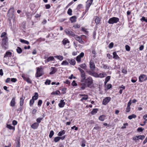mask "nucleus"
<instances>
[{
	"mask_svg": "<svg viewBox=\"0 0 147 147\" xmlns=\"http://www.w3.org/2000/svg\"><path fill=\"white\" fill-rule=\"evenodd\" d=\"M79 85L80 86L81 90H84L87 87L92 88L93 85V79L91 77L89 76L82 80H80Z\"/></svg>",
	"mask_w": 147,
	"mask_h": 147,
	"instance_id": "nucleus-1",
	"label": "nucleus"
},
{
	"mask_svg": "<svg viewBox=\"0 0 147 147\" xmlns=\"http://www.w3.org/2000/svg\"><path fill=\"white\" fill-rule=\"evenodd\" d=\"M8 38L6 37V38H3L2 40L1 46L2 48L5 50L8 49Z\"/></svg>",
	"mask_w": 147,
	"mask_h": 147,
	"instance_id": "nucleus-2",
	"label": "nucleus"
},
{
	"mask_svg": "<svg viewBox=\"0 0 147 147\" xmlns=\"http://www.w3.org/2000/svg\"><path fill=\"white\" fill-rule=\"evenodd\" d=\"M36 69V72L35 74V76L36 78H38L42 76L43 74L44 73L43 71V69L40 66V67H37Z\"/></svg>",
	"mask_w": 147,
	"mask_h": 147,
	"instance_id": "nucleus-3",
	"label": "nucleus"
},
{
	"mask_svg": "<svg viewBox=\"0 0 147 147\" xmlns=\"http://www.w3.org/2000/svg\"><path fill=\"white\" fill-rule=\"evenodd\" d=\"M119 21V19L117 17H113L110 18L108 23L110 24H113L116 23Z\"/></svg>",
	"mask_w": 147,
	"mask_h": 147,
	"instance_id": "nucleus-4",
	"label": "nucleus"
},
{
	"mask_svg": "<svg viewBox=\"0 0 147 147\" xmlns=\"http://www.w3.org/2000/svg\"><path fill=\"white\" fill-rule=\"evenodd\" d=\"M78 69L80 72L81 77L80 80H82L86 78V75L84 71L80 67H78Z\"/></svg>",
	"mask_w": 147,
	"mask_h": 147,
	"instance_id": "nucleus-5",
	"label": "nucleus"
},
{
	"mask_svg": "<svg viewBox=\"0 0 147 147\" xmlns=\"http://www.w3.org/2000/svg\"><path fill=\"white\" fill-rule=\"evenodd\" d=\"M86 71L91 76H94L95 78H98V74L94 71H91L90 70H87Z\"/></svg>",
	"mask_w": 147,
	"mask_h": 147,
	"instance_id": "nucleus-6",
	"label": "nucleus"
},
{
	"mask_svg": "<svg viewBox=\"0 0 147 147\" xmlns=\"http://www.w3.org/2000/svg\"><path fill=\"white\" fill-rule=\"evenodd\" d=\"M66 34L69 36L74 37L75 36V34L74 32L69 30V29H66L64 30Z\"/></svg>",
	"mask_w": 147,
	"mask_h": 147,
	"instance_id": "nucleus-7",
	"label": "nucleus"
},
{
	"mask_svg": "<svg viewBox=\"0 0 147 147\" xmlns=\"http://www.w3.org/2000/svg\"><path fill=\"white\" fill-rule=\"evenodd\" d=\"M14 9L13 7H11L7 12V15H9V16L11 18H12L13 16V13L14 12Z\"/></svg>",
	"mask_w": 147,
	"mask_h": 147,
	"instance_id": "nucleus-8",
	"label": "nucleus"
},
{
	"mask_svg": "<svg viewBox=\"0 0 147 147\" xmlns=\"http://www.w3.org/2000/svg\"><path fill=\"white\" fill-rule=\"evenodd\" d=\"M139 81L140 82H142L147 80L146 76L144 74H142L139 77Z\"/></svg>",
	"mask_w": 147,
	"mask_h": 147,
	"instance_id": "nucleus-9",
	"label": "nucleus"
},
{
	"mask_svg": "<svg viewBox=\"0 0 147 147\" xmlns=\"http://www.w3.org/2000/svg\"><path fill=\"white\" fill-rule=\"evenodd\" d=\"M74 37L75 39L78 41L80 44H84V42L83 41L81 37L76 35H75V36H74Z\"/></svg>",
	"mask_w": 147,
	"mask_h": 147,
	"instance_id": "nucleus-10",
	"label": "nucleus"
},
{
	"mask_svg": "<svg viewBox=\"0 0 147 147\" xmlns=\"http://www.w3.org/2000/svg\"><path fill=\"white\" fill-rule=\"evenodd\" d=\"M111 100V98L110 97H107L105 98L102 101V104L106 105Z\"/></svg>",
	"mask_w": 147,
	"mask_h": 147,
	"instance_id": "nucleus-11",
	"label": "nucleus"
},
{
	"mask_svg": "<svg viewBox=\"0 0 147 147\" xmlns=\"http://www.w3.org/2000/svg\"><path fill=\"white\" fill-rule=\"evenodd\" d=\"M90 68L92 70H94L95 68V65L93 61L91 60L90 63Z\"/></svg>",
	"mask_w": 147,
	"mask_h": 147,
	"instance_id": "nucleus-12",
	"label": "nucleus"
},
{
	"mask_svg": "<svg viewBox=\"0 0 147 147\" xmlns=\"http://www.w3.org/2000/svg\"><path fill=\"white\" fill-rule=\"evenodd\" d=\"M39 126V124L36 122H35L32 124L31 127L35 129H36Z\"/></svg>",
	"mask_w": 147,
	"mask_h": 147,
	"instance_id": "nucleus-13",
	"label": "nucleus"
},
{
	"mask_svg": "<svg viewBox=\"0 0 147 147\" xmlns=\"http://www.w3.org/2000/svg\"><path fill=\"white\" fill-rule=\"evenodd\" d=\"M51 71L50 72V75L53 74H55L57 70V69L55 67H51Z\"/></svg>",
	"mask_w": 147,
	"mask_h": 147,
	"instance_id": "nucleus-14",
	"label": "nucleus"
},
{
	"mask_svg": "<svg viewBox=\"0 0 147 147\" xmlns=\"http://www.w3.org/2000/svg\"><path fill=\"white\" fill-rule=\"evenodd\" d=\"M15 99L16 97H13L10 102V106L11 107H14L15 105L16 102H15Z\"/></svg>",
	"mask_w": 147,
	"mask_h": 147,
	"instance_id": "nucleus-15",
	"label": "nucleus"
},
{
	"mask_svg": "<svg viewBox=\"0 0 147 147\" xmlns=\"http://www.w3.org/2000/svg\"><path fill=\"white\" fill-rule=\"evenodd\" d=\"M67 60L69 62L70 64L71 65H74L76 64L75 61L73 59L70 60V59H68Z\"/></svg>",
	"mask_w": 147,
	"mask_h": 147,
	"instance_id": "nucleus-16",
	"label": "nucleus"
},
{
	"mask_svg": "<svg viewBox=\"0 0 147 147\" xmlns=\"http://www.w3.org/2000/svg\"><path fill=\"white\" fill-rule=\"evenodd\" d=\"M55 59L53 56H50L45 61V63L48 62L50 61H54Z\"/></svg>",
	"mask_w": 147,
	"mask_h": 147,
	"instance_id": "nucleus-17",
	"label": "nucleus"
},
{
	"mask_svg": "<svg viewBox=\"0 0 147 147\" xmlns=\"http://www.w3.org/2000/svg\"><path fill=\"white\" fill-rule=\"evenodd\" d=\"M24 99L25 97H24L23 96H22L21 97H20V106H22L23 105Z\"/></svg>",
	"mask_w": 147,
	"mask_h": 147,
	"instance_id": "nucleus-18",
	"label": "nucleus"
},
{
	"mask_svg": "<svg viewBox=\"0 0 147 147\" xmlns=\"http://www.w3.org/2000/svg\"><path fill=\"white\" fill-rule=\"evenodd\" d=\"M12 53L9 51H7L5 53L4 56V57H11Z\"/></svg>",
	"mask_w": 147,
	"mask_h": 147,
	"instance_id": "nucleus-19",
	"label": "nucleus"
},
{
	"mask_svg": "<svg viewBox=\"0 0 147 147\" xmlns=\"http://www.w3.org/2000/svg\"><path fill=\"white\" fill-rule=\"evenodd\" d=\"M90 6H88L86 5V9H85V11H84L82 13V16H84L86 14V13L88 12V10Z\"/></svg>",
	"mask_w": 147,
	"mask_h": 147,
	"instance_id": "nucleus-20",
	"label": "nucleus"
},
{
	"mask_svg": "<svg viewBox=\"0 0 147 147\" xmlns=\"http://www.w3.org/2000/svg\"><path fill=\"white\" fill-rule=\"evenodd\" d=\"M65 102H64V100H61L60 103L59 104V107L60 108L63 107L65 105Z\"/></svg>",
	"mask_w": 147,
	"mask_h": 147,
	"instance_id": "nucleus-21",
	"label": "nucleus"
},
{
	"mask_svg": "<svg viewBox=\"0 0 147 147\" xmlns=\"http://www.w3.org/2000/svg\"><path fill=\"white\" fill-rule=\"evenodd\" d=\"M100 21V19L97 16L96 17V18L95 20V22L96 25H98Z\"/></svg>",
	"mask_w": 147,
	"mask_h": 147,
	"instance_id": "nucleus-22",
	"label": "nucleus"
},
{
	"mask_svg": "<svg viewBox=\"0 0 147 147\" xmlns=\"http://www.w3.org/2000/svg\"><path fill=\"white\" fill-rule=\"evenodd\" d=\"M76 16H73L70 18V20L72 23L75 22L76 21Z\"/></svg>",
	"mask_w": 147,
	"mask_h": 147,
	"instance_id": "nucleus-23",
	"label": "nucleus"
},
{
	"mask_svg": "<svg viewBox=\"0 0 147 147\" xmlns=\"http://www.w3.org/2000/svg\"><path fill=\"white\" fill-rule=\"evenodd\" d=\"M113 58L115 59H119L120 57L117 55L116 52H114L113 53Z\"/></svg>",
	"mask_w": 147,
	"mask_h": 147,
	"instance_id": "nucleus-24",
	"label": "nucleus"
},
{
	"mask_svg": "<svg viewBox=\"0 0 147 147\" xmlns=\"http://www.w3.org/2000/svg\"><path fill=\"white\" fill-rule=\"evenodd\" d=\"M107 75L105 73H100L98 74V78H102L104 77Z\"/></svg>",
	"mask_w": 147,
	"mask_h": 147,
	"instance_id": "nucleus-25",
	"label": "nucleus"
},
{
	"mask_svg": "<svg viewBox=\"0 0 147 147\" xmlns=\"http://www.w3.org/2000/svg\"><path fill=\"white\" fill-rule=\"evenodd\" d=\"M38 94L37 92H35L34 93V95L32 97V98L34 100H37L38 98Z\"/></svg>",
	"mask_w": 147,
	"mask_h": 147,
	"instance_id": "nucleus-26",
	"label": "nucleus"
},
{
	"mask_svg": "<svg viewBox=\"0 0 147 147\" xmlns=\"http://www.w3.org/2000/svg\"><path fill=\"white\" fill-rule=\"evenodd\" d=\"M98 110V109H93L92 110L91 112L90 113L92 115H94L97 113Z\"/></svg>",
	"mask_w": 147,
	"mask_h": 147,
	"instance_id": "nucleus-27",
	"label": "nucleus"
},
{
	"mask_svg": "<svg viewBox=\"0 0 147 147\" xmlns=\"http://www.w3.org/2000/svg\"><path fill=\"white\" fill-rule=\"evenodd\" d=\"M110 78L111 76H108L106 77L104 82L105 85H106L107 83L110 80Z\"/></svg>",
	"mask_w": 147,
	"mask_h": 147,
	"instance_id": "nucleus-28",
	"label": "nucleus"
},
{
	"mask_svg": "<svg viewBox=\"0 0 147 147\" xmlns=\"http://www.w3.org/2000/svg\"><path fill=\"white\" fill-rule=\"evenodd\" d=\"M62 42L63 45H65L67 43H69V41L67 38H64L62 41Z\"/></svg>",
	"mask_w": 147,
	"mask_h": 147,
	"instance_id": "nucleus-29",
	"label": "nucleus"
},
{
	"mask_svg": "<svg viewBox=\"0 0 147 147\" xmlns=\"http://www.w3.org/2000/svg\"><path fill=\"white\" fill-rule=\"evenodd\" d=\"M20 41L22 43L26 44L27 45H28L29 44V42L28 41L22 39H20Z\"/></svg>",
	"mask_w": 147,
	"mask_h": 147,
	"instance_id": "nucleus-30",
	"label": "nucleus"
},
{
	"mask_svg": "<svg viewBox=\"0 0 147 147\" xmlns=\"http://www.w3.org/2000/svg\"><path fill=\"white\" fill-rule=\"evenodd\" d=\"M7 127L9 129H13L14 131L15 130V127L11 125H7Z\"/></svg>",
	"mask_w": 147,
	"mask_h": 147,
	"instance_id": "nucleus-31",
	"label": "nucleus"
},
{
	"mask_svg": "<svg viewBox=\"0 0 147 147\" xmlns=\"http://www.w3.org/2000/svg\"><path fill=\"white\" fill-rule=\"evenodd\" d=\"M65 131L64 130H63L61 131H59L58 134V135L59 136H61L62 135L65 134Z\"/></svg>",
	"mask_w": 147,
	"mask_h": 147,
	"instance_id": "nucleus-32",
	"label": "nucleus"
},
{
	"mask_svg": "<svg viewBox=\"0 0 147 147\" xmlns=\"http://www.w3.org/2000/svg\"><path fill=\"white\" fill-rule=\"evenodd\" d=\"M105 115H101L98 118V119L101 121H103L105 119Z\"/></svg>",
	"mask_w": 147,
	"mask_h": 147,
	"instance_id": "nucleus-33",
	"label": "nucleus"
},
{
	"mask_svg": "<svg viewBox=\"0 0 147 147\" xmlns=\"http://www.w3.org/2000/svg\"><path fill=\"white\" fill-rule=\"evenodd\" d=\"M88 98V95L87 94H86L85 95H84L80 100V101H83L84 100H86Z\"/></svg>",
	"mask_w": 147,
	"mask_h": 147,
	"instance_id": "nucleus-34",
	"label": "nucleus"
},
{
	"mask_svg": "<svg viewBox=\"0 0 147 147\" xmlns=\"http://www.w3.org/2000/svg\"><path fill=\"white\" fill-rule=\"evenodd\" d=\"M16 50L18 54H20L22 53V50L21 48L19 47H17V48Z\"/></svg>",
	"mask_w": 147,
	"mask_h": 147,
	"instance_id": "nucleus-35",
	"label": "nucleus"
},
{
	"mask_svg": "<svg viewBox=\"0 0 147 147\" xmlns=\"http://www.w3.org/2000/svg\"><path fill=\"white\" fill-rule=\"evenodd\" d=\"M54 57L56 58H57V59L60 60V61L63 60V56L61 55L55 56H54Z\"/></svg>",
	"mask_w": 147,
	"mask_h": 147,
	"instance_id": "nucleus-36",
	"label": "nucleus"
},
{
	"mask_svg": "<svg viewBox=\"0 0 147 147\" xmlns=\"http://www.w3.org/2000/svg\"><path fill=\"white\" fill-rule=\"evenodd\" d=\"M136 117V115L133 114L129 116L128 118L129 119H131L132 118H135Z\"/></svg>",
	"mask_w": 147,
	"mask_h": 147,
	"instance_id": "nucleus-37",
	"label": "nucleus"
},
{
	"mask_svg": "<svg viewBox=\"0 0 147 147\" xmlns=\"http://www.w3.org/2000/svg\"><path fill=\"white\" fill-rule=\"evenodd\" d=\"M102 68L105 69H109V67L106 64H105L104 63H103L102 64Z\"/></svg>",
	"mask_w": 147,
	"mask_h": 147,
	"instance_id": "nucleus-38",
	"label": "nucleus"
},
{
	"mask_svg": "<svg viewBox=\"0 0 147 147\" xmlns=\"http://www.w3.org/2000/svg\"><path fill=\"white\" fill-rule=\"evenodd\" d=\"M7 33L5 32H4L2 33L1 36V38L4 37V38H6V37H7Z\"/></svg>",
	"mask_w": 147,
	"mask_h": 147,
	"instance_id": "nucleus-39",
	"label": "nucleus"
},
{
	"mask_svg": "<svg viewBox=\"0 0 147 147\" xmlns=\"http://www.w3.org/2000/svg\"><path fill=\"white\" fill-rule=\"evenodd\" d=\"M79 66L81 68L84 69H85L86 67V66L85 63L79 65Z\"/></svg>",
	"mask_w": 147,
	"mask_h": 147,
	"instance_id": "nucleus-40",
	"label": "nucleus"
},
{
	"mask_svg": "<svg viewBox=\"0 0 147 147\" xmlns=\"http://www.w3.org/2000/svg\"><path fill=\"white\" fill-rule=\"evenodd\" d=\"M69 64V63L66 60L63 61L61 63V65H68Z\"/></svg>",
	"mask_w": 147,
	"mask_h": 147,
	"instance_id": "nucleus-41",
	"label": "nucleus"
},
{
	"mask_svg": "<svg viewBox=\"0 0 147 147\" xmlns=\"http://www.w3.org/2000/svg\"><path fill=\"white\" fill-rule=\"evenodd\" d=\"M93 0H88L87 1H89L88 3H87L86 5L90 7L91 5Z\"/></svg>",
	"mask_w": 147,
	"mask_h": 147,
	"instance_id": "nucleus-42",
	"label": "nucleus"
},
{
	"mask_svg": "<svg viewBox=\"0 0 147 147\" xmlns=\"http://www.w3.org/2000/svg\"><path fill=\"white\" fill-rule=\"evenodd\" d=\"M54 134V132L53 130H51L49 135V137L50 138H51Z\"/></svg>",
	"mask_w": 147,
	"mask_h": 147,
	"instance_id": "nucleus-43",
	"label": "nucleus"
},
{
	"mask_svg": "<svg viewBox=\"0 0 147 147\" xmlns=\"http://www.w3.org/2000/svg\"><path fill=\"white\" fill-rule=\"evenodd\" d=\"M60 140V137L57 136L55 137L54 139V141L55 142H58Z\"/></svg>",
	"mask_w": 147,
	"mask_h": 147,
	"instance_id": "nucleus-44",
	"label": "nucleus"
},
{
	"mask_svg": "<svg viewBox=\"0 0 147 147\" xmlns=\"http://www.w3.org/2000/svg\"><path fill=\"white\" fill-rule=\"evenodd\" d=\"M67 88H62V90L61 94H64L66 93V91L67 90Z\"/></svg>",
	"mask_w": 147,
	"mask_h": 147,
	"instance_id": "nucleus-45",
	"label": "nucleus"
},
{
	"mask_svg": "<svg viewBox=\"0 0 147 147\" xmlns=\"http://www.w3.org/2000/svg\"><path fill=\"white\" fill-rule=\"evenodd\" d=\"M34 100L33 99H31L30 101L29 105L30 107L32 106V105L34 102Z\"/></svg>",
	"mask_w": 147,
	"mask_h": 147,
	"instance_id": "nucleus-46",
	"label": "nucleus"
},
{
	"mask_svg": "<svg viewBox=\"0 0 147 147\" xmlns=\"http://www.w3.org/2000/svg\"><path fill=\"white\" fill-rule=\"evenodd\" d=\"M137 79L136 77H134L132 78L131 79V82L133 83L135 82L137 80Z\"/></svg>",
	"mask_w": 147,
	"mask_h": 147,
	"instance_id": "nucleus-47",
	"label": "nucleus"
},
{
	"mask_svg": "<svg viewBox=\"0 0 147 147\" xmlns=\"http://www.w3.org/2000/svg\"><path fill=\"white\" fill-rule=\"evenodd\" d=\"M73 27L75 28H79L80 27V25L78 24H76L73 26Z\"/></svg>",
	"mask_w": 147,
	"mask_h": 147,
	"instance_id": "nucleus-48",
	"label": "nucleus"
},
{
	"mask_svg": "<svg viewBox=\"0 0 147 147\" xmlns=\"http://www.w3.org/2000/svg\"><path fill=\"white\" fill-rule=\"evenodd\" d=\"M51 82V80L48 79L46 80L45 83V84L50 85Z\"/></svg>",
	"mask_w": 147,
	"mask_h": 147,
	"instance_id": "nucleus-49",
	"label": "nucleus"
},
{
	"mask_svg": "<svg viewBox=\"0 0 147 147\" xmlns=\"http://www.w3.org/2000/svg\"><path fill=\"white\" fill-rule=\"evenodd\" d=\"M72 10L70 8H69L68 10L67 13L69 15L71 16L72 15Z\"/></svg>",
	"mask_w": 147,
	"mask_h": 147,
	"instance_id": "nucleus-50",
	"label": "nucleus"
},
{
	"mask_svg": "<svg viewBox=\"0 0 147 147\" xmlns=\"http://www.w3.org/2000/svg\"><path fill=\"white\" fill-rule=\"evenodd\" d=\"M43 118H38L36 120V121L39 124L40 122L41 121L42 119Z\"/></svg>",
	"mask_w": 147,
	"mask_h": 147,
	"instance_id": "nucleus-51",
	"label": "nucleus"
},
{
	"mask_svg": "<svg viewBox=\"0 0 147 147\" xmlns=\"http://www.w3.org/2000/svg\"><path fill=\"white\" fill-rule=\"evenodd\" d=\"M144 128H142V127H140L138 128L137 129V131L138 132H142L144 130Z\"/></svg>",
	"mask_w": 147,
	"mask_h": 147,
	"instance_id": "nucleus-52",
	"label": "nucleus"
},
{
	"mask_svg": "<svg viewBox=\"0 0 147 147\" xmlns=\"http://www.w3.org/2000/svg\"><path fill=\"white\" fill-rule=\"evenodd\" d=\"M42 100H39L38 103V107H40L41 106V105L42 103Z\"/></svg>",
	"mask_w": 147,
	"mask_h": 147,
	"instance_id": "nucleus-53",
	"label": "nucleus"
},
{
	"mask_svg": "<svg viewBox=\"0 0 147 147\" xmlns=\"http://www.w3.org/2000/svg\"><path fill=\"white\" fill-rule=\"evenodd\" d=\"M76 60L78 63L80 62L81 61V58L78 56L76 58Z\"/></svg>",
	"mask_w": 147,
	"mask_h": 147,
	"instance_id": "nucleus-54",
	"label": "nucleus"
},
{
	"mask_svg": "<svg viewBox=\"0 0 147 147\" xmlns=\"http://www.w3.org/2000/svg\"><path fill=\"white\" fill-rule=\"evenodd\" d=\"M130 109L131 108L130 106H127L126 109V111L128 113L130 111Z\"/></svg>",
	"mask_w": 147,
	"mask_h": 147,
	"instance_id": "nucleus-55",
	"label": "nucleus"
},
{
	"mask_svg": "<svg viewBox=\"0 0 147 147\" xmlns=\"http://www.w3.org/2000/svg\"><path fill=\"white\" fill-rule=\"evenodd\" d=\"M114 45L113 43V42H111L110 43L109 45V47L110 49H111L113 47Z\"/></svg>",
	"mask_w": 147,
	"mask_h": 147,
	"instance_id": "nucleus-56",
	"label": "nucleus"
},
{
	"mask_svg": "<svg viewBox=\"0 0 147 147\" xmlns=\"http://www.w3.org/2000/svg\"><path fill=\"white\" fill-rule=\"evenodd\" d=\"M125 49L127 51H129L130 50V47L128 45H126L125 46Z\"/></svg>",
	"mask_w": 147,
	"mask_h": 147,
	"instance_id": "nucleus-57",
	"label": "nucleus"
},
{
	"mask_svg": "<svg viewBox=\"0 0 147 147\" xmlns=\"http://www.w3.org/2000/svg\"><path fill=\"white\" fill-rule=\"evenodd\" d=\"M26 82H27L28 83H29L30 84H32V81L30 80V78H29L28 77V78H27V79L26 80Z\"/></svg>",
	"mask_w": 147,
	"mask_h": 147,
	"instance_id": "nucleus-58",
	"label": "nucleus"
},
{
	"mask_svg": "<svg viewBox=\"0 0 147 147\" xmlns=\"http://www.w3.org/2000/svg\"><path fill=\"white\" fill-rule=\"evenodd\" d=\"M22 77L23 79L25 81L26 80L27 78H28L24 74H22Z\"/></svg>",
	"mask_w": 147,
	"mask_h": 147,
	"instance_id": "nucleus-59",
	"label": "nucleus"
},
{
	"mask_svg": "<svg viewBox=\"0 0 147 147\" xmlns=\"http://www.w3.org/2000/svg\"><path fill=\"white\" fill-rule=\"evenodd\" d=\"M82 6L83 5L82 4H79L78 5L77 9H81L82 7Z\"/></svg>",
	"mask_w": 147,
	"mask_h": 147,
	"instance_id": "nucleus-60",
	"label": "nucleus"
},
{
	"mask_svg": "<svg viewBox=\"0 0 147 147\" xmlns=\"http://www.w3.org/2000/svg\"><path fill=\"white\" fill-rule=\"evenodd\" d=\"M17 80L16 78H11V81L13 82H15L17 81Z\"/></svg>",
	"mask_w": 147,
	"mask_h": 147,
	"instance_id": "nucleus-61",
	"label": "nucleus"
},
{
	"mask_svg": "<svg viewBox=\"0 0 147 147\" xmlns=\"http://www.w3.org/2000/svg\"><path fill=\"white\" fill-rule=\"evenodd\" d=\"M23 109L22 106H20V107L17 109V111L18 112H20Z\"/></svg>",
	"mask_w": 147,
	"mask_h": 147,
	"instance_id": "nucleus-62",
	"label": "nucleus"
},
{
	"mask_svg": "<svg viewBox=\"0 0 147 147\" xmlns=\"http://www.w3.org/2000/svg\"><path fill=\"white\" fill-rule=\"evenodd\" d=\"M71 84L73 86H75L77 85V84L76 83L75 81L74 80H73L71 83Z\"/></svg>",
	"mask_w": 147,
	"mask_h": 147,
	"instance_id": "nucleus-63",
	"label": "nucleus"
},
{
	"mask_svg": "<svg viewBox=\"0 0 147 147\" xmlns=\"http://www.w3.org/2000/svg\"><path fill=\"white\" fill-rule=\"evenodd\" d=\"M45 7L46 9H49L51 7L50 5L49 4H46L45 5Z\"/></svg>",
	"mask_w": 147,
	"mask_h": 147,
	"instance_id": "nucleus-64",
	"label": "nucleus"
}]
</instances>
